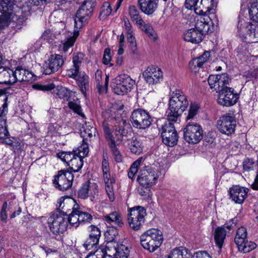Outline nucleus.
I'll use <instances>...</instances> for the list:
<instances>
[{
  "label": "nucleus",
  "mask_w": 258,
  "mask_h": 258,
  "mask_svg": "<svg viewBox=\"0 0 258 258\" xmlns=\"http://www.w3.org/2000/svg\"><path fill=\"white\" fill-rule=\"evenodd\" d=\"M98 185L94 182L89 181L83 183L78 192V197L82 199H86L90 197L93 201L98 195Z\"/></svg>",
  "instance_id": "6ab92c4d"
},
{
  "label": "nucleus",
  "mask_w": 258,
  "mask_h": 258,
  "mask_svg": "<svg viewBox=\"0 0 258 258\" xmlns=\"http://www.w3.org/2000/svg\"><path fill=\"white\" fill-rule=\"evenodd\" d=\"M201 5L200 0H186L185 7L189 10L194 9L197 14H201L203 10H201Z\"/></svg>",
  "instance_id": "79ce46f5"
},
{
  "label": "nucleus",
  "mask_w": 258,
  "mask_h": 258,
  "mask_svg": "<svg viewBox=\"0 0 258 258\" xmlns=\"http://www.w3.org/2000/svg\"><path fill=\"white\" fill-rule=\"evenodd\" d=\"M8 96L5 90H0V116H4L8 111Z\"/></svg>",
  "instance_id": "a19ab883"
},
{
  "label": "nucleus",
  "mask_w": 258,
  "mask_h": 258,
  "mask_svg": "<svg viewBox=\"0 0 258 258\" xmlns=\"http://www.w3.org/2000/svg\"><path fill=\"white\" fill-rule=\"evenodd\" d=\"M238 34L240 37L247 39L248 37H255V25L248 20L239 19L238 24Z\"/></svg>",
  "instance_id": "dca6fc26"
},
{
  "label": "nucleus",
  "mask_w": 258,
  "mask_h": 258,
  "mask_svg": "<svg viewBox=\"0 0 258 258\" xmlns=\"http://www.w3.org/2000/svg\"><path fill=\"white\" fill-rule=\"evenodd\" d=\"M250 19L255 22H258V3H254L250 6L249 10Z\"/></svg>",
  "instance_id": "8fccbe9b"
},
{
  "label": "nucleus",
  "mask_w": 258,
  "mask_h": 258,
  "mask_svg": "<svg viewBox=\"0 0 258 258\" xmlns=\"http://www.w3.org/2000/svg\"><path fill=\"white\" fill-rule=\"evenodd\" d=\"M142 161V158H139L131 165L129 172H128V176L132 180L134 179L135 175L138 172V167L140 165Z\"/></svg>",
  "instance_id": "09e8293b"
},
{
  "label": "nucleus",
  "mask_w": 258,
  "mask_h": 258,
  "mask_svg": "<svg viewBox=\"0 0 258 258\" xmlns=\"http://www.w3.org/2000/svg\"><path fill=\"white\" fill-rule=\"evenodd\" d=\"M14 83H15V78L13 70L5 68L0 71V84H12Z\"/></svg>",
  "instance_id": "7c9ffc66"
},
{
  "label": "nucleus",
  "mask_w": 258,
  "mask_h": 258,
  "mask_svg": "<svg viewBox=\"0 0 258 258\" xmlns=\"http://www.w3.org/2000/svg\"><path fill=\"white\" fill-rule=\"evenodd\" d=\"M116 86L113 88L115 93L122 95L130 91L135 84V81L127 75L123 74L115 78Z\"/></svg>",
  "instance_id": "9d476101"
},
{
  "label": "nucleus",
  "mask_w": 258,
  "mask_h": 258,
  "mask_svg": "<svg viewBox=\"0 0 258 258\" xmlns=\"http://www.w3.org/2000/svg\"><path fill=\"white\" fill-rule=\"evenodd\" d=\"M15 6L14 0H0V13L10 16L13 14Z\"/></svg>",
  "instance_id": "473e14b6"
},
{
  "label": "nucleus",
  "mask_w": 258,
  "mask_h": 258,
  "mask_svg": "<svg viewBox=\"0 0 258 258\" xmlns=\"http://www.w3.org/2000/svg\"><path fill=\"white\" fill-rule=\"evenodd\" d=\"M200 3L201 5V10H203L202 14L210 11L214 7V0H200Z\"/></svg>",
  "instance_id": "3c124183"
},
{
  "label": "nucleus",
  "mask_w": 258,
  "mask_h": 258,
  "mask_svg": "<svg viewBox=\"0 0 258 258\" xmlns=\"http://www.w3.org/2000/svg\"><path fill=\"white\" fill-rule=\"evenodd\" d=\"M9 136V133L5 122L0 123V141Z\"/></svg>",
  "instance_id": "69168bd1"
},
{
  "label": "nucleus",
  "mask_w": 258,
  "mask_h": 258,
  "mask_svg": "<svg viewBox=\"0 0 258 258\" xmlns=\"http://www.w3.org/2000/svg\"><path fill=\"white\" fill-rule=\"evenodd\" d=\"M239 251L247 253L254 249L256 247V244L252 241H248L245 239L244 241H241V243L236 244Z\"/></svg>",
  "instance_id": "ea45409f"
},
{
  "label": "nucleus",
  "mask_w": 258,
  "mask_h": 258,
  "mask_svg": "<svg viewBox=\"0 0 258 258\" xmlns=\"http://www.w3.org/2000/svg\"><path fill=\"white\" fill-rule=\"evenodd\" d=\"M200 106L198 104L196 103H191L189 106L188 112L186 117V120H190L194 118L197 115Z\"/></svg>",
  "instance_id": "603ef678"
},
{
  "label": "nucleus",
  "mask_w": 258,
  "mask_h": 258,
  "mask_svg": "<svg viewBox=\"0 0 258 258\" xmlns=\"http://www.w3.org/2000/svg\"><path fill=\"white\" fill-rule=\"evenodd\" d=\"M112 12L110 5L109 3L106 2L101 8L100 16L102 18H105L109 16Z\"/></svg>",
  "instance_id": "bf43d9fd"
},
{
  "label": "nucleus",
  "mask_w": 258,
  "mask_h": 258,
  "mask_svg": "<svg viewBox=\"0 0 258 258\" xmlns=\"http://www.w3.org/2000/svg\"><path fill=\"white\" fill-rule=\"evenodd\" d=\"M78 213V209H77L74 211H72V212L67 215L64 216L66 217H67L68 224L69 223L71 226L75 228L78 227L80 224L79 220V215Z\"/></svg>",
  "instance_id": "e433bc0d"
},
{
  "label": "nucleus",
  "mask_w": 258,
  "mask_h": 258,
  "mask_svg": "<svg viewBox=\"0 0 258 258\" xmlns=\"http://www.w3.org/2000/svg\"><path fill=\"white\" fill-rule=\"evenodd\" d=\"M203 38L202 33L195 28L188 29L183 33L184 40L192 43L197 44L201 42Z\"/></svg>",
  "instance_id": "c756f323"
},
{
  "label": "nucleus",
  "mask_w": 258,
  "mask_h": 258,
  "mask_svg": "<svg viewBox=\"0 0 258 258\" xmlns=\"http://www.w3.org/2000/svg\"><path fill=\"white\" fill-rule=\"evenodd\" d=\"M130 243L128 239H124L121 243L118 244L116 241L113 240L106 242L105 245L102 247L99 251L104 253V256L106 258L107 256L111 257L114 256H119V249L121 245H125V242Z\"/></svg>",
  "instance_id": "412c9836"
},
{
  "label": "nucleus",
  "mask_w": 258,
  "mask_h": 258,
  "mask_svg": "<svg viewBox=\"0 0 258 258\" xmlns=\"http://www.w3.org/2000/svg\"><path fill=\"white\" fill-rule=\"evenodd\" d=\"M102 127L105 133L106 139L108 141V144L111 149L114 160L118 163L121 162L122 160V156L116 147L117 144H116L113 136L111 135L110 133L109 127L106 121H103L102 122Z\"/></svg>",
  "instance_id": "a211bd4d"
},
{
  "label": "nucleus",
  "mask_w": 258,
  "mask_h": 258,
  "mask_svg": "<svg viewBox=\"0 0 258 258\" xmlns=\"http://www.w3.org/2000/svg\"><path fill=\"white\" fill-rule=\"evenodd\" d=\"M99 239L92 237L89 236L83 244L84 247L87 250L96 249L97 248Z\"/></svg>",
  "instance_id": "49530a36"
},
{
  "label": "nucleus",
  "mask_w": 258,
  "mask_h": 258,
  "mask_svg": "<svg viewBox=\"0 0 258 258\" xmlns=\"http://www.w3.org/2000/svg\"><path fill=\"white\" fill-rule=\"evenodd\" d=\"M14 76L16 81H30L33 79L32 72L21 67H17L15 71H14Z\"/></svg>",
  "instance_id": "c85d7f7f"
},
{
  "label": "nucleus",
  "mask_w": 258,
  "mask_h": 258,
  "mask_svg": "<svg viewBox=\"0 0 258 258\" xmlns=\"http://www.w3.org/2000/svg\"><path fill=\"white\" fill-rule=\"evenodd\" d=\"M211 56V52L210 51H205L202 55L199 57L195 58L189 62L191 69H194L196 67L201 68L203 64L207 62Z\"/></svg>",
  "instance_id": "2f4dec72"
},
{
  "label": "nucleus",
  "mask_w": 258,
  "mask_h": 258,
  "mask_svg": "<svg viewBox=\"0 0 258 258\" xmlns=\"http://www.w3.org/2000/svg\"><path fill=\"white\" fill-rule=\"evenodd\" d=\"M236 126V120L233 116L223 115L217 122V127L221 133L227 135H231Z\"/></svg>",
  "instance_id": "f3484780"
},
{
  "label": "nucleus",
  "mask_w": 258,
  "mask_h": 258,
  "mask_svg": "<svg viewBox=\"0 0 258 258\" xmlns=\"http://www.w3.org/2000/svg\"><path fill=\"white\" fill-rule=\"evenodd\" d=\"M248 189L239 185H234L229 188L230 199L236 204H241L247 197Z\"/></svg>",
  "instance_id": "4be33fe9"
},
{
  "label": "nucleus",
  "mask_w": 258,
  "mask_h": 258,
  "mask_svg": "<svg viewBox=\"0 0 258 258\" xmlns=\"http://www.w3.org/2000/svg\"><path fill=\"white\" fill-rule=\"evenodd\" d=\"M172 121L168 120L162 127L161 136L164 144L173 146L177 144L178 135Z\"/></svg>",
  "instance_id": "9b49d317"
},
{
  "label": "nucleus",
  "mask_w": 258,
  "mask_h": 258,
  "mask_svg": "<svg viewBox=\"0 0 258 258\" xmlns=\"http://www.w3.org/2000/svg\"><path fill=\"white\" fill-rule=\"evenodd\" d=\"M58 210L59 211L62 215L66 216L77 209L79 208V205L76 203V201L70 197H61L58 200Z\"/></svg>",
  "instance_id": "aec40b11"
},
{
  "label": "nucleus",
  "mask_w": 258,
  "mask_h": 258,
  "mask_svg": "<svg viewBox=\"0 0 258 258\" xmlns=\"http://www.w3.org/2000/svg\"><path fill=\"white\" fill-rule=\"evenodd\" d=\"M159 175L153 168L145 166L140 171L137 180L140 185L151 187L157 182Z\"/></svg>",
  "instance_id": "6e6552de"
},
{
  "label": "nucleus",
  "mask_w": 258,
  "mask_h": 258,
  "mask_svg": "<svg viewBox=\"0 0 258 258\" xmlns=\"http://www.w3.org/2000/svg\"><path fill=\"white\" fill-rule=\"evenodd\" d=\"M163 258H189L185 255H184L182 250L179 248H174L169 254L165 256Z\"/></svg>",
  "instance_id": "864d4df0"
},
{
  "label": "nucleus",
  "mask_w": 258,
  "mask_h": 258,
  "mask_svg": "<svg viewBox=\"0 0 258 258\" xmlns=\"http://www.w3.org/2000/svg\"><path fill=\"white\" fill-rule=\"evenodd\" d=\"M244 76L248 80L258 79V68L249 71Z\"/></svg>",
  "instance_id": "774afa93"
},
{
  "label": "nucleus",
  "mask_w": 258,
  "mask_h": 258,
  "mask_svg": "<svg viewBox=\"0 0 258 258\" xmlns=\"http://www.w3.org/2000/svg\"><path fill=\"white\" fill-rule=\"evenodd\" d=\"M95 3L93 0H85L77 11L75 18V27L76 30L81 28L92 15Z\"/></svg>",
  "instance_id": "7ed1b4c3"
},
{
  "label": "nucleus",
  "mask_w": 258,
  "mask_h": 258,
  "mask_svg": "<svg viewBox=\"0 0 258 258\" xmlns=\"http://www.w3.org/2000/svg\"><path fill=\"white\" fill-rule=\"evenodd\" d=\"M203 131L196 122H188L183 130L184 140L190 144H197L203 138Z\"/></svg>",
  "instance_id": "423d86ee"
},
{
  "label": "nucleus",
  "mask_w": 258,
  "mask_h": 258,
  "mask_svg": "<svg viewBox=\"0 0 258 258\" xmlns=\"http://www.w3.org/2000/svg\"><path fill=\"white\" fill-rule=\"evenodd\" d=\"M79 215V220L80 224H85L90 223L92 220V216L91 214L86 212L81 211L78 210Z\"/></svg>",
  "instance_id": "5fc2aeb1"
},
{
  "label": "nucleus",
  "mask_w": 258,
  "mask_h": 258,
  "mask_svg": "<svg viewBox=\"0 0 258 258\" xmlns=\"http://www.w3.org/2000/svg\"><path fill=\"white\" fill-rule=\"evenodd\" d=\"M56 95L59 98L68 100L71 96V91L66 88L61 87L58 89Z\"/></svg>",
  "instance_id": "6e6d98bb"
},
{
  "label": "nucleus",
  "mask_w": 258,
  "mask_h": 258,
  "mask_svg": "<svg viewBox=\"0 0 258 258\" xmlns=\"http://www.w3.org/2000/svg\"><path fill=\"white\" fill-rule=\"evenodd\" d=\"M74 175L70 170L58 171L53 180L55 187L59 190L64 191L72 185Z\"/></svg>",
  "instance_id": "1a4fd4ad"
},
{
  "label": "nucleus",
  "mask_w": 258,
  "mask_h": 258,
  "mask_svg": "<svg viewBox=\"0 0 258 258\" xmlns=\"http://www.w3.org/2000/svg\"><path fill=\"white\" fill-rule=\"evenodd\" d=\"M79 35V30L75 29L74 32L73 36L70 37L68 40L63 43L62 46V50L66 52L68 51L69 48L72 47L76 40L77 37Z\"/></svg>",
  "instance_id": "c03bdc74"
},
{
  "label": "nucleus",
  "mask_w": 258,
  "mask_h": 258,
  "mask_svg": "<svg viewBox=\"0 0 258 258\" xmlns=\"http://www.w3.org/2000/svg\"><path fill=\"white\" fill-rule=\"evenodd\" d=\"M146 210L142 207H135L129 210L128 223L131 228L134 230L140 229L145 222Z\"/></svg>",
  "instance_id": "39448f33"
},
{
  "label": "nucleus",
  "mask_w": 258,
  "mask_h": 258,
  "mask_svg": "<svg viewBox=\"0 0 258 258\" xmlns=\"http://www.w3.org/2000/svg\"><path fill=\"white\" fill-rule=\"evenodd\" d=\"M69 107L71 109L73 110L75 113H77L83 118L85 117V115L82 112L81 107L79 104L74 102H70L69 103Z\"/></svg>",
  "instance_id": "052dcab7"
},
{
  "label": "nucleus",
  "mask_w": 258,
  "mask_h": 258,
  "mask_svg": "<svg viewBox=\"0 0 258 258\" xmlns=\"http://www.w3.org/2000/svg\"><path fill=\"white\" fill-rule=\"evenodd\" d=\"M188 105L187 97L181 91L176 90L173 91L171 94L169 108L167 111L168 120L176 122Z\"/></svg>",
  "instance_id": "f257e3e1"
},
{
  "label": "nucleus",
  "mask_w": 258,
  "mask_h": 258,
  "mask_svg": "<svg viewBox=\"0 0 258 258\" xmlns=\"http://www.w3.org/2000/svg\"><path fill=\"white\" fill-rule=\"evenodd\" d=\"M79 70L80 67L73 64L72 67L67 71L68 76L72 78H75L78 74Z\"/></svg>",
  "instance_id": "0e129e2a"
},
{
  "label": "nucleus",
  "mask_w": 258,
  "mask_h": 258,
  "mask_svg": "<svg viewBox=\"0 0 258 258\" xmlns=\"http://www.w3.org/2000/svg\"><path fill=\"white\" fill-rule=\"evenodd\" d=\"M139 26L142 31H144L146 34L148 35L149 37L154 39H156V34L150 25L146 24L143 22V24H140Z\"/></svg>",
  "instance_id": "de8ad7c7"
},
{
  "label": "nucleus",
  "mask_w": 258,
  "mask_h": 258,
  "mask_svg": "<svg viewBox=\"0 0 258 258\" xmlns=\"http://www.w3.org/2000/svg\"><path fill=\"white\" fill-rule=\"evenodd\" d=\"M131 121L134 127L146 129L150 126L152 119L148 112L143 109H138L132 112Z\"/></svg>",
  "instance_id": "20e7f679"
},
{
  "label": "nucleus",
  "mask_w": 258,
  "mask_h": 258,
  "mask_svg": "<svg viewBox=\"0 0 258 258\" xmlns=\"http://www.w3.org/2000/svg\"><path fill=\"white\" fill-rule=\"evenodd\" d=\"M226 230L223 227H217L215 231L214 239L216 246L221 249L223 245L227 234Z\"/></svg>",
  "instance_id": "72a5a7b5"
},
{
  "label": "nucleus",
  "mask_w": 258,
  "mask_h": 258,
  "mask_svg": "<svg viewBox=\"0 0 258 258\" xmlns=\"http://www.w3.org/2000/svg\"><path fill=\"white\" fill-rule=\"evenodd\" d=\"M210 22L211 20L209 17H200L197 20L194 28L198 31V32H201L203 37L204 34L212 31L210 29Z\"/></svg>",
  "instance_id": "cd10ccee"
},
{
  "label": "nucleus",
  "mask_w": 258,
  "mask_h": 258,
  "mask_svg": "<svg viewBox=\"0 0 258 258\" xmlns=\"http://www.w3.org/2000/svg\"><path fill=\"white\" fill-rule=\"evenodd\" d=\"M81 157L79 156L78 154L73 155V158L70 161L69 166L70 167V171L74 172L79 171L83 165V161Z\"/></svg>",
  "instance_id": "f704fd0d"
},
{
  "label": "nucleus",
  "mask_w": 258,
  "mask_h": 258,
  "mask_svg": "<svg viewBox=\"0 0 258 258\" xmlns=\"http://www.w3.org/2000/svg\"><path fill=\"white\" fill-rule=\"evenodd\" d=\"M102 169L103 171L104 180L105 183V190L109 200L113 202L115 200L113 188V183L115 180L110 178V168L108 161L103 158L102 162Z\"/></svg>",
  "instance_id": "ddd939ff"
},
{
  "label": "nucleus",
  "mask_w": 258,
  "mask_h": 258,
  "mask_svg": "<svg viewBox=\"0 0 258 258\" xmlns=\"http://www.w3.org/2000/svg\"><path fill=\"white\" fill-rule=\"evenodd\" d=\"M150 187L140 185L138 188V192L141 196L144 197L145 199L150 198L152 196Z\"/></svg>",
  "instance_id": "13d9d810"
},
{
  "label": "nucleus",
  "mask_w": 258,
  "mask_h": 258,
  "mask_svg": "<svg viewBox=\"0 0 258 258\" xmlns=\"http://www.w3.org/2000/svg\"><path fill=\"white\" fill-rule=\"evenodd\" d=\"M126 123L125 120H122L119 122L118 125H115L113 128L112 132H111L110 129L109 128L110 133L112 135L114 139L116 144H118V142H120L122 141H125L126 139L124 138L126 136L127 132L125 131L123 126ZM107 124H108L107 123ZM108 127L109 126V125Z\"/></svg>",
  "instance_id": "b1692460"
},
{
  "label": "nucleus",
  "mask_w": 258,
  "mask_h": 258,
  "mask_svg": "<svg viewBox=\"0 0 258 258\" xmlns=\"http://www.w3.org/2000/svg\"><path fill=\"white\" fill-rule=\"evenodd\" d=\"M102 218L107 224L113 226L122 227L124 225L122 215L117 211H114L104 215Z\"/></svg>",
  "instance_id": "393cba45"
},
{
  "label": "nucleus",
  "mask_w": 258,
  "mask_h": 258,
  "mask_svg": "<svg viewBox=\"0 0 258 258\" xmlns=\"http://www.w3.org/2000/svg\"><path fill=\"white\" fill-rule=\"evenodd\" d=\"M163 237L162 233L157 229H150L147 230L140 237L142 247L150 252H154L162 243Z\"/></svg>",
  "instance_id": "f03ea898"
},
{
  "label": "nucleus",
  "mask_w": 258,
  "mask_h": 258,
  "mask_svg": "<svg viewBox=\"0 0 258 258\" xmlns=\"http://www.w3.org/2000/svg\"><path fill=\"white\" fill-rule=\"evenodd\" d=\"M143 75L147 83L154 84L159 83L162 80L163 74L160 69L151 67L147 69Z\"/></svg>",
  "instance_id": "5701e85b"
},
{
  "label": "nucleus",
  "mask_w": 258,
  "mask_h": 258,
  "mask_svg": "<svg viewBox=\"0 0 258 258\" xmlns=\"http://www.w3.org/2000/svg\"><path fill=\"white\" fill-rule=\"evenodd\" d=\"M96 128L91 125L85 124L81 130V135L84 139H87L88 137L91 138L95 135Z\"/></svg>",
  "instance_id": "37998d69"
},
{
  "label": "nucleus",
  "mask_w": 258,
  "mask_h": 258,
  "mask_svg": "<svg viewBox=\"0 0 258 258\" xmlns=\"http://www.w3.org/2000/svg\"><path fill=\"white\" fill-rule=\"evenodd\" d=\"M128 149L134 154L139 155L143 151V145L142 140L136 137L127 138L125 140Z\"/></svg>",
  "instance_id": "bb28decb"
},
{
  "label": "nucleus",
  "mask_w": 258,
  "mask_h": 258,
  "mask_svg": "<svg viewBox=\"0 0 258 258\" xmlns=\"http://www.w3.org/2000/svg\"><path fill=\"white\" fill-rule=\"evenodd\" d=\"M159 0H138L140 10L144 14L150 15L157 9Z\"/></svg>",
  "instance_id": "a878e982"
},
{
  "label": "nucleus",
  "mask_w": 258,
  "mask_h": 258,
  "mask_svg": "<svg viewBox=\"0 0 258 258\" xmlns=\"http://www.w3.org/2000/svg\"><path fill=\"white\" fill-rule=\"evenodd\" d=\"M77 83L81 92L86 94V91L89 88V77L84 74H80L77 79Z\"/></svg>",
  "instance_id": "58836bf2"
},
{
  "label": "nucleus",
  "mask_w": 258,
  "mask_h": 258,
  "mask_svg": "<svg viewBox=\"0 0 258 258\" xmlns=\"http://www.w3.org/2000/svg\"><path fill=\"white\" fill-rule=\"evenodd\" d=\"M238 98L237 93L233 88L229 87L219 93L218 102L223 106H230L237 102Z\"/></svg>",
  "instance_id": "2eb2a0df"
},
{
  "label": "nucleus",
  "mask_w": 258,
  "mask_h": 258,
  "mask_svg": "<svg viewBox=\"0 0 258 258\" xmlns=\"http://www.w3.org/2000/svg\"><path fill=\"white\" fill-rule=\"evenodd\" d=\"M128 13L132 20L135 22L138 26L143 24V20L140 15L139 11L134 6H130L128 8Z\"/></svg>",
  "instance_id": "4c0bfd02"
},
{
  "label": "nucleus",
  "mask_w": 258,
  "mask_h": 258,
  "mask_svg": "<svg viewBox=\"0 0 258 258\" xmlns=\"http://www.w3.org/2000/svg\"><path fill=\"white\" fill-rule=\"evenodd\" d=\"M13 142L11 146V149L14 152H19L22 149V146L20 141L16 138L13 139Z\"/></svg>",
  "instance_id": "e2e57ef3"
},
{
  "label": "nucleus",
  "mask_w": 258,
  "mask_h": 258,
  "mask_svg": "<svg viewBox=\"0 0 258 258\" xmlns=\"http://www.w3.org/2000/svg\"><path fill=\"white\" fill-rule=\"evenodd\" d=\"M255 166V162L252 159L246 158L243 162V169L245 171L253 170Z\"/></svg>",
  "instance_id": "680f3d73"
},
{
  "label": "nucleus",
  "mask_w": 258,
  "mask_h": 258,
  "mask_svg": "<svg viewBox=\"0 0 258 258\" xmlns=\"http://www.w3.org/2000/svg\"><path fill=\"white\" fill-rule=\"evenodd\" d=\"M64 60L61 55L53 54L50 55L43 66V73L50 75L57 72L63 64Z\"/></svg>",
  "instance_id": "4468645a"
},
{
  "label": "nucleus",
  "mask_w": 258,
  "mask_h": 258,
  "mask_svg": "<svg viewBox=\"0 0 258 258\" xmlns=\"http://www.w3.org/2000/svg\"><path fill=\"white\" fill-rule=\"evenodd\" d=\"M48 224L50 231L57 235L63 233L68 226L67 217L60 213L52 214L48 219Z\"/></svg>",
  "instance_id": "0eeeda50"
},
{
  "label": "nucleus",
  "mask_w": 258,
  "mask_h": 258,
  "mask_svg": "<svg viewBox=\"0 0 258 258\" xmlns=\"http://www.w3.org/2000/svg\"><path fill=\"white\" fill-rule=\"evenodd\" d=\"M42 38L46 40L49 43H52L55 36L52 31L50 30L45 31L42 35Z\"/></svg>",
  "instance_id": "338daca9"
},
{
  "label": "nucleus",
  "mask_w": 258,
  "mask_h": 258,
  "mask_svg": "<svg viewBox=\"0 0 258 258\" xmlns=\"http://www.w3.org/2000/svg\"><path fill=\"white\" fill-rule=\"evenodd\" d=\"M10 17L3 14L0 15V33L2 32L9 25Z\"/></svg>",
  "instance_id": "4d7b16f0"
},
{
  "label": "nucleus",
  "mask_w": 258,
  "mask_h": 258,
  "mask_svg": "<svg viewBox=\"0 0 258 258\" xmlns=\"http://www.w3.org/2000/svg\"><path fill=\"white\" fill-rule=\"evenodd\" d=\"M208 83L210 88L217 93H220L228 88L227 85L230 81L229 75L226 73H223L218 75H210L208 78Z\"/></svg>",
  "instance_id": "f8f14e48"
},
{
  "label": "nucleus",
  "mask_w": 258,
  "mask_h": 258,
  "mask_svg": "<svg viewBox=\"0 0 258 258\" xmlns=\"http://www.w3.org/2000/svg\"><path fill=\"white\" fill-rule=\"evenodd\" d=\"M246 238L247 231L246 228L244 227L239 228L237 230L236 234L234 239L235 243H241V241H244Z\"/></svg>",
  "instance_id": "a18cd8bd"
},
{
  "label": "nucleus",
  "mask_w": 258,
  "mask_h": 258,
  "mask_svg": "<svg viewBox=\"0 0 258 258\" xmlns=\"http://www.w3.org/2000/svg\"><path fill=\"white\" fill-rule=\"evenodd\" d=\"M102 73L101 71L98 70L95 74V80L97 82V88L98 90V92L99 93H103L105 91H106L108 84V80H109V77L106 76L105 78V86H103V83L101 82L102 81Z\"/></svg>",
  "instance_id": "c9c22d12"
}]
</instances>
